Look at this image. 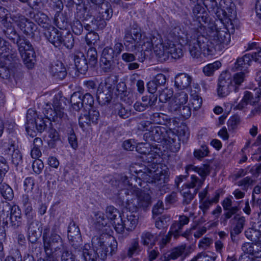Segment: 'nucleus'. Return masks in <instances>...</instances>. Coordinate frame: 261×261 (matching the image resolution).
<instances>
[{
  "mask_svg": "<svg viewBox=\"0 0 261 261\" xmlns=\"http://www.w3.org/2000/svg\"><path fill=\"white\" fill-rule=\"evenodd\" d=\"M54 21L56 25L60 29H66L68 27V18L65 15L61 13V12L56 13Z\"/></svg>",
  "mask_w": 261,
  "mask_h": 261,
  "instance_id": "obj_38",
  "label": "nucleus"
},
{
  "mask_svg": "<svg viewBox=\"0 0 261 261\" xmlns=\"http://www.w3.org/2000/svg\"><path fill=\"white\" fill-rule=\"evenodd\" d=\"M87 57L89 60V64L94 66L97 62V53L96 48L90 46L87 51Z\"/></svg>",
  "mask_w": 261,
  "mask_h": 261,
  "instance_id": "obj_51",
  "label": "nucleus"
},
{
  "mask_svg": "<svg viewBox=\"0 0 261 261\" xmlns=\"http://www.w3.org/2000/svg\"><path fill=\"white\" fill-rule=\"evenodd\" d=\"M149 124L148 121H142L140 123V129H143L144 130H148L147 124ZM165 135H167V129L165 127L156 126L150 127L148 132H146L144 135V137L146 139V141H154L158 142H161L163 141L165 137Z\"/></svg>",
  "mask_w": 261,
  "mask_h": 261,
  "instance_id": "obj_12",
  "label": "nucleus"
},
{
  "mask_svg": "<svg viewBox=\"0 0 261 261\" xmlns=\"http://www.w3.org/2000/svg\"><path fill=\"white\" fill-rule=\"evenodd\" d=\"M101 58L114 60L117 57L115 55L112 47L107 46L103 49Z\"/></svg>",
  "mask_w": 261,
  "mask_h": 261,
  "instance_id": "obj_61",
  "label": "nucleus"
},
{
  "mask_svg": "<svg viewBox=\"0 0 261 261\" xmlns=\"http://www.w3.org/2000/svg\"><path fill=\"white\" fill-rule=\"evenodd\" d=\"M68 238L73 249H79L82 243V238L79 226L71 221L68 228Z\"/></svg>",
  "mask_w": 261,
  "mask_h": 261,
  "instance_id": "obj_17",
  "label": "nucleus"
},
{
  "mask_svg": "<svg viewBox=\"0 0 261 261\" xmlns=\"http://www.w3.org/2000/svg\"><path fill=\"white\" fill-rule=\"evenodd\" d=\"M74 64L78 71L81 74H85L88 69V64L84 54L79 50L75 52Z\"/></svg>",
  "mask_w": 261,
  "mask_h": 261,
  "instance_id": "obj_20",
  "label": "nucleus"
},
{
  "mask_svg": "<svg viewBox=\"0 0 261 261\" xmlns=\"http://www.w3.org/2000/svg\"><path fill=\"white\" fill-rule=\"evenodd\" d=\"M114 60L100 58V67L105 72H111L114 69Z\"/></svg>",
  "mask_w": 261,
  "mask_h": 261,
  "instance_id": "obj_48",
  "label": "nucleus"
},
{
  "mask_svg": "<svg viewBox=\"0 0 261 261\" xmlns=\"http://www.w3.org/2000/svg\"><path fill=\"white\" fill-rule=\"evenodd\" d=\"M98 38L99 36L97 33L94 32H89L86 37V41L87 44L89 46H91L96 43Z\"/></svg>",
  "mask_w": 261,
  "mask_h": 261,
  "instance_id": "obj_63",
  "label": "nucleus"
},
{
  "mask_svg": "<svg viewBox=\"0 0 261 261\" xmlns=\"http://www.w3.org/2000/svg\"><path fill=\"white\" fill-rule=\"evenodd\" d=\"M192 77L187 73H180L175 78V86L179 89L188 88L192 82Z\"/></svg>",
  "mask_w": 261,
  "mask_h": 261,
  "instance_id": "obj_25",
  "label": "nucleus"
},
{
  "mask_svg": "<svg viewBox=\"0 0 261 261\" xmlns=\"http://www.w3.org/2000/svg\"><path fill=\"white\" fill-rule=\"evenodd\" d=\"M221 66V63L217 61L213 63L208 64L203 68V72L206 76H212L214 72Z\"/></svg>",
  "mask_w": 261,
  "mask_h": 261,
  "instance_id": "obj_44",
  "label": "nucleus"
},
{
  "mask_svg": "<svg viewBox=\"0 0 261 261\" xmlns=\"http://www.w3.org/2000/svg\"><path fill=\"white\" fill-rule=\"evenodd\" d=\"M187 174H189L190 172L197 173L200 176L201 178L195 175L192 174L191 175V181L189 184H186V187L189 188H195V194L201 188L206 177L210 173V167L207 164H203L200 167L196 166L193 165H189L185 168Z\"/></svg>",
  "mask_w": 261,
  "mask_h": 261,
  "instance_id": "obj_8",
  "label": "nucleus"
},
{
  "mask_svg": "<svg viewBox=\"0 0 261 261\" xmlns=\"http://www.w3.org/2000/svg\"><path fill=\"white\" fill-rule=\"evenodd\" d=\"M127 196L126 207L133 212H137L140 208L146 210L151 205V199L149 194L135 186L129 190Z\"/></svg>",
  "mask_w": 261,
  "mask_h": 261,
  "instance_id": "obj_5",
  "label": "nucleus"
},
{
  "mask_svg": "<svg viewBox=\"0 0 261 261\" xmlns=\"http://www.w3.org/2000/svg\"><path fill=\"white\" fill-rule=\"evenodd\" d=\"M257 245H258V244L253 245L252 243H245L243 244L242 246V251L244 252V254L256 257L255 253L256 252L255 250H256Z\"/></svg>",
  "mask_w": 261,
  "mask_h": 261,
  "instance_id": "obj_53",
  "label": "nucleus"
},
{
  "mask_svg": "<svg viewBox=\"0 0 261 261\" xmlns=\"http://www.w3.org/2000/svg\"><path fill=\"white\" fill-rule=\"evenodd\" d=\"M209 152L208 147L205 145H202L200 148L194 150V155L196 159L201 160L202 158L208 156Z\"/></svg>",
  "mask_w": 261,
  "mask_h": 261,
  "instance_id": "obj_52",
  "label": "nucleus"
},
{
  "mask_svg": "<svg viewBox=\"0 0 261 261\" xmlns=\"http://www.w3.org/2000/svg\"><path fill=\"white\" fill-rule=\"evenodd\" d=\"M40 236L38 222L37 221H32L29 224L28 227V239L32 243H35Z\"/></svg>",
  "mask_w": 261,
  "mask_h": 261,
  "instance_id": "obj_27",
  "label": "nucleus"
},
{
  "mask_svg": "<svg viewBox=\"0 0 261 261\" xmlns=\"http://www.w3.org/2000/svg\"><path fill=\"white\" fill-rule=\"evenodd\" d=\"M35 21L41 27L44 29V30L48 29L52 26L51 21L47 15L42 12H38L34 15Z\"/></svg>",
  "mask_w": 261,
  "mask_h": 261,
  "instance_id": "obj_32",
  "label": "nucleus"
},
{
  "mask_svg": "<svg viewBox=\"0 0 261 261\" xmlns=\"http://www.w3.org/2000/svg\"><path fill=\"white\" fill-rule=\"evenodd\" d=\"M118 76L110 75L104 83H101L97 88L96 96L98 102L101 105L109 103L112 98L113 86L118 82Z\"/></svg>",
  "mask_w": 261,
  "mask_h": 261,
  "instance_id": "obj_10",
  "label": "nucleus"
},
{
  "mask_svg": "<svg viewBox=\"0 0 261 261\" xmlns=\"http://www.w3.org/2000/svg\"><path fill=\"white\" fill-rule=\"evenodd\" d=\"M234 88L231 75L227 72L221 73L219 77L217 92L220 97H225L229 94Z\"/></svg>",
  "mask_w": 261,
  "mask_h": 261,
  "instance_id": "obj_16",
  "label": "nucleus"
},
{
  "mask_svg": "<svg viewBox=\"0 0 261 261\" xmlns=\"http://www.w3.org/2000/svg\"><path fill=\"white\" fill-rule=\"evenodd\" d=\"M10 18L24 34L27 35H31L33 34L36 25L24 16L20 14H17L11 15Z\"/></svg>",
  "mask_w": 261,
  "mask_h": 261,
  "instance_id": "obj_15",
  "label": "nucleus"
},
{
  "mask_svg": "<svg viewBox=\"0 0 261 261\" xmlns=\"http://www.w3.org/2000/svg\"><path fill=\"white\" fill-rule=\"evenodd\" d=\"M158 236L149 231H144L141 236V243L144 246L152 248L155 245Z\"/></svg>",
  "mask_w": 261,
  "mask_h": 261,
  "instance_id": "obj_31",
  "label": "nucleus"
},
{
  "mask_svg": "<svg viewBox=\"0 0 261 261\" xmlns=\"http://www.w3.org/2000/svg\"><path fill=\"white\" fill-rule=\"evenodd\" d=\"M106 215L108 219L112 222L115 228V222H117L121 217L118 210L113 206H109L106 209Z\"/></svg>",
  "mask_w": 261,
  "mask_h": 261,
  "instance_id": "obj_36",
  "label": "nucleus"
},
{
  "mask_svg": "<svg viewBox=\"0 0 261 261\" xmlns=\"http://www.w3.org/2000/svg\"><path fill=\"white\" fill-rule=\"evenodd\" d=\"M234 219L237 220V223L230 232L231 237L240 234L242 231L246 221L244 217L239 215L234 216Z\"/></svg>",
  "mask_w": 261,
  "mask_h": 261,
  "instance_id": "obj_35",
  "label": "nucleus"
},
{
  "mask_svg": "<svg viewBox=\"0 0 261 261\" xmlns=\"http://www.w3.org/2000/svg\"><path fill=\"white\" fill-rule=\"evenodd\" d=\"M195 25H197V27L193 28L191 29H195L196 30H200V27L202 26L204 28V30H205V27L202 24V22H204L205 23L208 22L210 21V17L208 16V14L206 12L204 11L203 13H200V14L197 17H196L195 19Z\"/></svg>",
  "mask_w": 261,
  "mask_h": 261,
  "instance_id": "obj_46",
  "label": "nucleus"
},
{
  "mask_svg": "<svg viewBox=\"0 0 261 261\" xmlns=\"http://www.w3.org/2000/svg\"><path fill=\"white\" fill-rule=\"evenodd\" d=\"M137 176H132L129 178L126 175H121L120 178V184L123 185L125 187V194L127 195V193L132 188H134L132 182L130 181L135 180L136 177H138L143 181L155 184L158 187L159 190L161 191V188L165 189L166 187L165 183L167 181V177L165 172L163 171H152L147 169L144 171L140 170L137 172Z\"/></svg>",
  "mask_w": 261,
  "mask_h": 261,
  "instance_id": "obj_4",
  "label": "nucleus"
},
{
  "mask_svg": "<svg viewBox=\"0 0 261 261\" xmlns=\"http://www.w3.org/2000/svg\"><path fill=\"white\" fill-rule=\"evenodd\" d=\"M248 72H245V71H240L233 74L232 81V84L234 87V90L235 92L238 91V87L245 81L246 74Z\"/></svg>",
  "mask_w": 261,
  "mask_h": 261,
  "instance_id": "obj_41",
  "label": "nucleus"
},
{
  "mask_svg": "<svg viewBox=\"0 0 261 261\" xmlns=\"http://www.w3.org/2000/svg\"><path fill=\"white\" fill-rule=\"evenodd\" d=\"M114 112L115 114L120 117L126 119L130 116V111L126 109L120 103H116L114 107Z\"/></svg>",
  "mask_w": 261,
  "mask_h": 261,
  "instance_id": "obj_45",
  "label": "nucleus"
},
{
  "mask_svg": "<svg viewBox=\"0 0 261 261\" xmlns=\"http://www.w3.org/2000/svg\"><path fill=\"white\" fill-rule=\"evenodd\" d=\"M89 244L80 245L79 249H74L81 256L82 261H97L99 257L105 260L108 255H113L117 250L118 244L114 237L106 233L94 236Z\"/></svg>",
  "mask_w": 261,
  "mask_h": 261,
  "instance_id": "obj_1",
  "label": "nucleus"
},
{
  "mask_svg": "<svg viewBox=\"0 0 261 261\" xmlns=\"http://www.w3.org/2000/svg\"><path fill=\"white\" fill-rule=\"evenodd\" d=\"M9 43L6 40L2 39L0 37V54H4V57L11 61L10 59H12V61L15 62L18 59L16 54H12L11 49L9 47Z\"/></svg>",
  "mask_w": 261,
  "mask_h": 261,
  "instance_id": "obj_26",
  "label": "nucleus"
},
{
  "mask_svg": "<svg viewBox=\"0 0 261 261\" xmlns=\"http://www.w3.org/2000/svg\"><path fill=\"white\" fill-rule=\"evenodd\" d=\"M94 5H95L96 9L100 15L102 19L103 20H108L112 17L113 15V10L109 3L104 2V0H102L101 3Z\"/></svg>",
  "mask_w": 261,
  "mask_h": 261,
  "instance_id": "obj_22",
  "label": "nucleus"
},
{
  "mask_svg": "<svg viewBox=\"0 0 261 261\" xmlns=\"http://www.w3.org/2000/svg\"><path fill=\"white\" fill-rule=\"evenodd\" d=\"M141 247L137 239H134L128 247L127 256L132 257L133 255H137L141 251Z\"/></svg>",
  "mask_w": 261,
  "mask_h": 261,
  "instance_id": "obj_42",
  "label": "nucleus"
},
{
  "mask_svg": "<svg viewBox=\"0 0 261 261\" xmlns=\"http://www.w3.org/2000/svg\"><path fill=\"white\" fill-rule=\"evenodd\" d=\"M197 258L199 259L200 261H215L217 255L213 252H202L197 255Z\"/></svg>",
  "mask_w": 261,
  "mask_h": 261,
  "instance_id": "obj_55",
  "label": "nucleus"
},
{
  "mask_svg": "<svg viewBox=\"0 0 261 261\" xmlns=\"http://www.w3.org/2000/svg\"><path fill=\"white\" fill-rule=\"evenodd\" d=\"M24 63L28 68H32L36 60V55L30 42L23 36H19L15 43Z\"/></svg>",
  "mask_w": 261,
  "mask_h": 261,
  "instance_id": "obj_11",
  "label": "nucleus"
},
{
  "mask_svg": "<svg viewBox=\"0 0 261 261\" xmlns=\"http://www.w3.org/2000/svg\"><path fill=\"white\" fill-rule=\"evenodd\" d=\"M241 122L240 117L238 115H234L229 118L227 121V126L229 129L237 128Z\"/></svg>",
  "mask_w": 261,
  "mask_h": 261,
  "instance_id": "obj_57",
  "label": "nucleus"
},
{
  "mask_svg": "<svg viewBox=\"0 0 261 261\" xmlns=\"http://www.w3.org/2000/svg\"><path fill=\"white\" fill-rule=\"evenodd\" d=\"M129 211L126 214H123L119 220L115 223V229L119 233L123 232L125 229L127 231H132L138 224V217Z\"/></svg>",
  "mask_w": 261,
  "mask_h": 261,
  "instance_id": "obj_13",
  "label": "nucleus"
},
{
  "mask_svg": "<svg viewBox=\"0 0 261 261\" xmlns=\"http://www.w3.org/2000/svg\"><path fill=\"white\" fill-rule=\"evenodd\" d=\"M188 100V94L185 91H180L175 95L174 100L180 106L186 104Z\"/></svg>",
  "mask_w": 261,
  "mask_h": 261,
  "instance_id": "obj_56",
  "label": "nucleus"
},
{
  "mask_svg": "<svg viewBox=\"0 0 261 261\" xmlns=\"http://www.w3.org/2000/svg\"><path fill=\"white\" fill-rule=\"evenodd\" d=\"M220 5L226 10L227 17L229 20L236 15L235 6L231 0H223L221 2Z\"/></svg>",
  "mask_w": 261,
  "mask_h": 261,
  "instance_id": "obj_34",
  "label": "nucleus"
},
{
  "mask_svg": "<svg viewBox=\"0 0 261 261\" xmlns=\"http://www.w3.org/2000/svg\"><path fill=\"white\" fill-rule=\"evenodd\" d=\"M3 25V32L5 36L15 43L16 40L19 38L20 35L17 33L14 27L12 25L10 22L5 23Z\"/></svg>",
  "mask_w": 261,
  "mask_h": 261,
  "instance_id": "obj_29",
  "label": "nucleus"
},
{
  "mask_svg": "<svg viewBox=\"0 0 261 261\" xmlns=\"http://www.w3.org/2000/svg\"><path fill=\"white\" fill-rule=\"evenodd\" d=\"M59 227L55 225L52 228L50 236L43 233V239L44 250L47 255H54L55 254L60 256L58 251L64 250V245L63 240L59 234H58Z\"/></svg>",
  "mask_w": 261,
  "mask_h": 261,
  "instance_id": "obj_9",
  "label": "nucleus"
},
{
  "mask_svg": "<svg viewBox=\"0 0 261 261\" xmlns=\"http://www.w3.org/2000/svg\"><path fill=\"white\" fill-rule=\"evenodd\" d=\"M50 73L55 79L60 80L64 79L67 75L66 68L60 61H57L51 65Z\"/></svg>",
  "mask_w": 261,
  "mask_h": 261,
  "instance_id": "obj_24",
  "label": "nucleus"
},
{
  "mask_svg": "<svg viewBox=\"0 0 261 261\" xmlns=\"http://www.w3.org/2000/svg\"><path fill=\"white\" fill-rule=\"evenodd\" d=\"M6 149V154L11 156L12 163L18 165L21 161L22 156L19 150L15 149L13 144H7Z\"/></svg>",
  "mask_w": 261,
  "mask_h": 261,
  "instance_id": "obj_30",
  "label": "nucleus"
},
{
  "mask_svg": "<svg viewBox=\"0 0 261 261\" xmlns=\"http://www.w3.org/2000/svg\"><path fill=\"white\" fill-rule=\"evenodd\" d=\"M61 45H63L68 49L72 48L74 44V40L72 34L69 31H63L62 38H61Z\"/></svg>",
  "mask_w": 261,
  "mask_h": 261,
  "instance_id": "obj_37",
  "label": "nucleus"
},
{
  "mask_svg": "<svg viewBox=\"0 0 261 261\" xmlns=\"http://www.w3.org/2000/svg\"><path fill=\"white\" fill-rule=\"evenodd\" d=\"M245 234L249 240H250L253 242L258 241L260 236L259 231L254 229L253 224H252L251 228H249L245 231Z\"/></svg>",
  "mask_w": 261,
  "mask_h": 261,
  "instance_id": "obj_47",
  "label": "nucleus"
},
{
  "mask_svg": "<svg viewBox=\"0 0 261 261\" xmlns=\"http://www.w3.org/2000/svg\"><path fill=\"white\" fill-rule=\"evenodd\" d=\"M150 121L158 124H165L167 122L166 116L163 113H154L150 115Z\"/></svg>",
  "mask_w": 261,
  "mask_h": 261,
  "instance_id": "obj_50",
  "label": "nucleus"
},
{
  "mask_svg": "<svg viewBox=\"0 0 261 261\" xmlns=\"http://www.w3.org/2000/svg\"><path fill=\"white\" fill-rule=\"evenodd\" d=\"M191 97L190 101L194 110H197L200 109L202 103V98L196 92L191 93Z\"/></svg>",
  "mask_w": 261,
  "mask_h": 261,
  "instance_id": "obj_54",
  "label": "nucleus"
},
{
  "mask_svg": "<svg viewBox=\"0 0 261 261\" xmlns=\"http://www.w3.org/2000/svg\"><path fill=\"white\" fill-rule=\"evenodd\" d=\"M168 47V59L170 56L175 59H179L183 56L182 49L179 47H177L173 41H170Z\"/></svg>",
  "mask_w": 261,
  "mask_h": 261,
  "instance_id": "obj_40",
  "label": "nucleus"
},
{
  "mask_svg": "<svg viewBox=\"0 0 261 261\" xmlns=\"http://www.w3.org/2000/svg\"><path fill=\"white\" fill-rule=\"evenodd\" d=\"M186 249V245H182L178 247L173 248L168 254L167 256H165V257H167V259H165V261L168 260L169 259H175L177 258L178 257L180 256L183 254Z\"/></svg>",
  "mask_w": 261,
  "mask_h": 261,
  "instance_id": "obj_39",
  "label": "nucleus"
},
{
  "mask_svg": "<svg viewBox=\"0 0 261 261\" xmlns=\"http://www.w3.org/2000/svg\"><path fill=\"white\" fill-rule=\"evenodd\" d=\"M170 220V217L163 215L156 220L155 226L159 229L165 228L168 226V223Z\"/></svg>",
  "mask_w": 261,
  "mask_h": 261,
  "instance_id": "obj_58",
  "label": "nucleus"
},
{
  "mask_svg": "<svg viewBox=\"0 0 261 261\" xmlns=\"http://www.w3.org/2000/svg\"><path fill=\"white\" fill-rule=\"evenodd\" d=\"M0 194L6 200L11 201L14 198V192L11 187L4 182L0 185Z\"/></svg>",
  "mask_w": 261,
  "mask_h": 261,
  "instance_id": "obj_33",
  "label": "nucleus"
},
{
  "mask_svg": "<svg viewBox=\"0 0 261 261\" xmlns=\"http://www.w3.org/2000/svg\"><path fill=\"white\" fill-rule=\"evenodd\" d=\"M60 253L63 251L61 255V261H79L75 256L69 251L66 250L65 248L64 250H59Z\"/></svg>",
  "mask_w": 261,
  "mask_h": 261,
  "instance_id": "obj_64",
  "label": "nucleus"
},
{
  "mask_svg": "<svg viewBox=\"0 0 261 261\" xmlns=\"http://www.w3.org/2000/svg\"><path fill=\"white\" fill-rule=\"evenodd\" d=\"M0 218L2 219L4 228L6 226L17 229L22 225L21 210L16 205H11L9 203H7L5 208L2 211Z\"/></svg>",
  "mask_w": 261,
  "mask_h": 261,
  "instance_id": "obj_7",
  "label": "nucleus"
},
{
  "mask_svg": "<svg viewBox=\"0 0 261 261\" xmlns=\"http://www.w3.org/2000/svg\"><path fill=\"white\" fill-rule=\"evenodd\" d=\"M188 33L185 34L183 30L179 26L172 27L168 35V39L171 41H179L180 44L185 42L186 37Z\"/></svg>",
  "mask_w": 261,
  "mask_h": 261,
  "instance_id": "obj_21",
  "label": "nucleus"
},
{
  "mask_svg": "<svg viewBox=\"0 0 261 261\" xmlns=\"http://www.w3.org/2000/svg\"><path fill=\"white\" fill-rule=\"evenodd\" d=\"M251 56L250 54H245L241 58H239L233 67L234 70L248 72V68L250 65L251 62Z\"/></svg>",
  "mask_w": 261,
  "mask_h": 261,
  "instance_id": "obj_23",
  "label": "nucleus"
},
{
  "mask_svg": "<svg viewBox=\"0 0 261 261\" xmlns=\"http://www.w3.org/2000/svg\"><path fill=\"white\" fill-rule=\"evenodd\" d=\"M204 34V28L201 26L200 30L191 29L186 37L184 43L186 44L193 58L198 59L201 58V55L206 57L214 53L213 47L210 45V42Z\"/></svg>",
  "mask_w": 261,
  "mask_h": 261,
  "instance_id": "obj_3",
  "label": "nucleus"
},
{
  "mask_svg": "<svg viewBox=\"0 0 261 261\" xmlns=\"http://www.w3.org/2000/svg\"><path fill=\"white\" fill-rule=\"evenodd\" d=\"M217 37L220 43L227 44L229 41L230 35L226 31H219L217 32Z\"/></svg>",
  "mask_w": 261,
  "mask_h": 261,
  "instance_id": "obj_60",
  "label": "nucleus"
},
{
  "mask_svg": "<svg viewBox=\"0 0 261 261\" xmlns=\"http://www.w3.org/2000/svg\"><path fill=\"white\" fill-rule=\"evenodd\" d=\"M173 96V91L165 89L163 90L159 96V101L161 102H166L169 100Z\"/></svg>",
  "mask_w": 261,
  "mask_h": 261,
  "instance_id": "obj_59",
  "label": "nucleus"
},
{
  "mask_svg": "<svg viewBox=\"0 0 261 261\" xmlns=\"http://www.w3.org/2000/svg\"><path fill=\"white\" fill-rule=\"evenodd\" d=\"M71 29L74 34L80 35L83 31V25L79 20L76 19L73 21Z\"/></svg>",
  "mask_w": 261,
  "mask_h": 261,
  "instance_id": "obj_62",
  "label": "nucleus"
},
{
  "mask_svg": "<svg viewBox=\"0 0 261 261\" xmlns=\"http://www.w3.org/2000/svg\"><path fill=\"white\" fill-rule=\"evenodd\" d=\"M259 100V96L255 95L254 96L253 93L249 91H245L244 95L241 101L238 105L237 107L239 109H242L244 107L248 104L254 105L258 102Z\"/></svg>",
  "mask_w": 261,
  "mask_h": 261,
  "instance_id": "obj_28",
  "label": "nucleus"
},
{
  "mask_svg": "<svg viewBox=\"0 0 261 261\" xmlns=\"http://www.w3.org/2000/svg\"><path fill=\"white\" fill-rule=\"evenodd\" d=\"M146 42L144 45H147L146 50L153 49L154 53L158 59L161 61L168 60V51L170 40L163 41L161 36L156 32H152L147 37Z\"/></svg>",
  "mask_w": 261,
  "mask_h": 261,
  "instance_id": "obj_6",
  "label": "nucleus"
},
{
  "mask_svg": "<svg viewBox=\"0 0 261 261\" xmlns=\"http://www.w3.org/2000/svg\"><path fill=\"white\" fill-rule=\"evenodd\" d=\"M44 34L47 40L56 47L61 46V38L63 31H59L54 26L50 27L48 29L44 30Z\"/></svg>",
  "mask_w": 261,
  "mask_h": 261,
  "instance_id": "obj_18",
  "label": "nucleus"
},
{
  "mask_svg": "<svg viewBox=\"0 0 261 261\" xmlns=\"http://www.w3.org/2000/svg\"><path fill=\"white\" fill-rule=\"evenodd\" d=\"M82 94L80 92H74L71 96L70 102L73 109L79 110L83 107Z\"/></svg>",
  "mask_w": 261,
  "mask_h": 261,
  "instance_id": "obj_43",
  "label": "nucleus"
},
{
  "mask_svg": "<svg viewBox=\"0 0 261 261\" xmlns=\"http://www.w3.org/2000/svg\"><path fill=\"white\" fill-rule=\"evenodd\" d=\"M61 100L58 99L56 95L54 98L53 107L47 104L44 110L45 118L42 116L35 117L36 114L32 110H29L27 113V122L25 129L28 134L32 137H34L33 128L35 124L36 128L39 133H42L51 125V121L62 123L63 121L67 120V115L64 112V108L62 107Z\"/></svg>",
  "mask_w": 261,
  "mask_h": 261,
  "instance_id": "obj_2",
  "label": "nucleus"
},
{
  "mask_svg": "<svg viewBox=\"0 0 261 261\" xmlns=\"http://www.w3.org/2000/svg\"><path fill=\"white\" fill-rule=\"evenodd\" d=\"M181 193L183 196L182 203L186 205L190 203L191 201L194 198L195 195L196 194H195V191L193 193H192L190 191V189L187 187H186L185 189H182L181 191Z\"/></svg>",
  "mask_w": 261,
  "mask_h": 261,
  "instance_id": "obj_49",
  "label": "nucleus"
},
{
  "mask_svg": "<svg viewBox=\"0 0 261 261\" xmlns=\"http://www.w3.org/2000/svg\"><path fill=\"white\" fill-rule=\"evenodd\" d=\"M108 224V220L105 218L104 214L99 211L94 213L90 221L91 227L97 231L102 230Z\"/></svg>",
  "mask_w": 261,
  "mask_h": 261,
  "instance_id": "obj_19",
  "label": "nucleus"
},
{
  "mask_svg": "<svg viewBox=\"0 0 261 261\" xmlns=\"http://www.w3.org/2000/svg\"><path fill=\"white\" fill-rule=\"evenodd\" d=\"M123 34L124 45L126 48L129 45L134 47L141 45L142 33L140 29L130 26L124 30Z\"/></svg>",
  "mask_w": 261,
  "mask_h": 261,
  "instance_id": "obj_14",
  "label": "nucleus"
}]
</instances>
